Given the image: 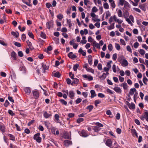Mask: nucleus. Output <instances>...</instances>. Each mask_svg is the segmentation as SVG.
<instances>
[{
	"mask_svg": "<svg viewBox=\"0 0 148 148\" xmlns=\"http://www.w3.org/2000/svg\"><path fill=\"white\" fill-rule=\"evenodd\" d=\"M72 74V73L71 72L69 73V75L71 77V78L72 79H74V80L71 84V85L73 86V84H77L79 83V80L78 79L76 78H74V75L72 74V76L71 77V75Z\"/></svg>",
	"mask_w": 148,
	"mask_h": 148,
	"instance_id": "f257e3e1",
	"label": "nucleus"
},
{
	"mask_svg": "<svg viewBox=\"0 0 148 148\" xmlns=\"http://www.w3.org/2000/svg\"><path fill=\"white\" fill-rule=\"evenodd\" d=\"M97 126H95L93 128V130H94L95 132H99L101 129L100 127H103V125L102 124L100 123H96L95 124Z\"/></svg>",
	"mask_w": 148,
	"mask_h": 148,
	"instance_id": "f03ea898",
	"label": "nucleus"
},
{
	"mask_svg": "<svg viewBox=\"0 0 148 148\" xmlns=\"http://www.w3.org/2000/svg\"><path fill=\"white\" fill-rule=\"evenodd\" d=\"M40 135V133H38L35 134L33 137V138L36 140V142L39 143H41V138L39 136Z\"/></svg>",
	"mask_w": 148,
	"mask_h": 148,
	"instance_id": "7ed1b4c3",
	"label": "nucleus"
},
{
	"mask_svg": "<svg viewBox=\"0 0 148 148\" xmlns=\"http://www.w3.org/2000/svg\"><path fill=\"white\" fill-rule=\"evenodd\" d=\"M140 118L143 121L144 120V119H145L148 122V112H145L144 114L140 116Z\"/></svg>",
	"mask_w": 148,
	"mask_h": 148,
	"instance_id": "20e7f679",
	"label": "nucleus"
},
{
	"mask_svg": "<svg viewBox=\"0 0 148 148\" xmlns=\"http://www.w3.org/2000/svg\"><path fill=\"white\" fill-rule=\"evenodd\" d=\"M33 96L35 99H37L39 97V94L37 90H34L32 91Z\"/></svg>",
	"mask_w": 148,
	"mask_h": 148,
	"instance_id": "39448f33",
	"label": "nucleus"
},
{
	"mask_svg": "<svg viewBox=\"0 0 148 148\" xmlns=\"http://www.w3.org/2000/svg\"><path fill=\"white\" fill-rule=\"evenodd\" d=\"M53 20H51L46 23L47 27L49 29L53 27Z\"/></svg>",
	"mask_w": 148,
	"mask_h": 148,
	"instance_id": "423d86ee",
	"label": "nucleus"
},
{
	"mask_svg": "<svg viewBox=\"0 0 148 148\" xmlns=\"http://www.w3.org/2000/svg\"><path fill=\"white\" fill-rule=\"evenodd\" d=\"M21 64L19 68V70L20 71H22L23 73H25L26 72L25 68L22 62H21Z\"/></svg>",
	"mask_w": 148,
	"mask_h": 148,
	"instance_id": "0eeeda50",
	"label": "nucleus"
},
{
	"mask_svg": "<svg viewBox=\"0 0 148 148\" xmlns=\"http://www.w3.org/2000/svg\"><path fill=\"white\" fill-rule=\"evenodd\" d=\"M69 57L71 59H73L76 58L77 56L74 54H73L72 52H70L68 54Z\"/></svg>",
	"mask_w": 148,
	"mask_h": 148,
	"instance_id": "6e6552de",
	"label": "nucleus"
},
{
	"mask_svg": "<svg viewBox=\"0 0 148 148\" xmlns=\"http://www.w3.org/2000/svg\"><path fill=\"white\" fill-rule=\"evenodd\" d=\"M80 135L81 136L84 137H87L89 135L87 132L84 130H82V131Z\"/></svg>",
	"mask_w": 148,
	"mask_h": 148,
	"instance_id": "1a4fd4ad",
	"label": "nucleus"
},
{
	"mask_svg": "<svg viewBox=\"0 0 148 148\" xmlns=\"http://www.w3.org/2000/svg\"><path fill=\"white\" fill-rule=\"evenodd\" d=\"M64 143L66 147H68L69 145L72 144V142L71 141L66 140L64 141Z\"/></svg>",
	"mask_w": 148,
	"mask_h": 148,
	"instance_id": "9d476101",
	"label": "nucleus"
},
{
	"mask_svg": "<svg viewBox=\"0 0 148 148\" xmlns=\"http://www.w3.org/2000/svg\"><path fill=\"white\" fill-rule=\"evenodd\" d=\"M24 90L26 93L29 95L31 92V88L29 87H25L24 88Z\"/></svg>",
	"mask_w": 148,
	"mask_h": 148,
	"instance_id": "9b49d317",
	"label": "nucleus"
},
{
	"mask_svg": "<svg viewBox=\"0 0 148 148\" xmlns=\"http://www.w3.org/2000/svg\"><path fill=\"white\" fill-rule=\"evenodd\" d=\"M82 77L84 78L88 79V80L89 81H91L93 79V77L90 75L88 76L86 75H82Z\"/></svg>",
	"mask_w": 148,
	"mask_h": 148,
	"instance_id": "f8f14e48",
	"label": "nucleus"
},
{
	"mask_svg": "<svg viewBox=\"0 0 148 148\" xmlns=\"http://www.w3.org/2000/svg\"><path fill=\"white\" fill-rule=\"evenodd\" d=\"M117 93L121 94L122 90L119 87L116 86L113 89Z\"/></svg>",
	"mask_w": 148,
	"mask_h": 148,
	"instance_id": "ddd939ff",
	"label": "nucleus"
},
{
	"mask_svg": "<svg viewBox=\"0 0 148 148\" xmlns=\"http://www.w3.org/2000/svg\"><path fill=\"white\" fill-rule=\"evenodd\" d=\"M112 142L110 139H108L106 141V144L107 146L109 147H111L112 146Z\"/></svg>",
	"mask_w": 148,
	"mask_h": 148,
	"instance_id": "4468645a",
	"label": "nucleus"
},
{
	"mask_svg": "<svg viewBox=\"0 0 148 148\" xmlns=\"http://www.w3.org/2000/svg\"><path fill=\"white\" fill-rule=\"evenodd\" d=\"M129 10V8H127V10H125V12L123 14V16L125 18H127L129 16V13L128 12Z\"/></svg>",
	"mask_w": 148,
	"mask_h": 148,
	"instance_id": "2eb2a0df",
	"label": "nucleus"
},
{
	"mask_svg": "<svg viewBox=\"0 0 148 148\" xmlns=\"http://www.w3.org/2000/svg\"><path fill=\"white\" fill-rule=\"evenodd\" d=\"M130 8V5L129 3L127 1H125L124 3V5L123 7V9L125 10H127V8Z\"/></svg>",
	"mask_w": 148,
	"mask_h": 148,
	"instance_id": "dca6fc26",
	"label": "nucleus"
},
{
	"mask_svg": "<svg viewBox=\"0 0 148 148\" xmlns=\"http://www.w3.org/2000/svg\"><path fill=\"white\" fill-rule=\"evenodd\" d=\"M136 90L135 88L130 89L129 95H133L134 94V92H135Z\"/></svg>",
	"mask_w": 148,
	"mask_h": 148,
	"instance_id": "f3484780",
	"label": "nucleus"
},
{
	"mask_svg": "<svg viewBox=\"0 0 148 148\" xmlns=\"http://www.w3.org/2000/svg\"><path fill=\"white\" fill-rule=\"evenodd\" d=\"M5 125L0 124V130L3 133L5 132Z\"/></svg>",
	"mask_w": 148,
	"mask_h": 148,
	"instance_id": "a211bd4d",
	"label": "nucleus"
},
{
	"mask_svg": "<svg viewBox=\"0 0 148 148\" xmlns=\"http://www.w3.org/2000/svg\"><path fill=\"white\" fill-rule=\"evenodd\" d=\"M90 92L91 94V98H92L96 96V94L94 90H91Z\"/></svg>",
	"mask_w": 148,
	"mask_h": 148,
	"instance_id": "6ab92c4d",
	"label": "nucleus"
},
{
	"mask_svg": "<svg viewBox=\"0 0 148 148\" xmlns=\"http://www.w3.org/2000/svg\"><path fill=\"white\" fill-rule=\"evenodd\" d=\"M122 65H124L125 66H127L128 65V62L126 59H123L120 63Z\"/></svg>",
	"mask_w": 148,
	"mask_h": 148,
	"instance_id": "aec40b11",
	"label": "nucleus"
},
{
	"mask_svg": "<svg viewBox=\"0 0 148 148\" xmlns=\"http://www.w3.org/2000/svg\"><path fill=\"white\" fill-rule=\"evenodd\" d=\"M53 76L59 78L60 77L61 74L59 72H57L55 73H53Z\"/></svg>",
	"mask_w": 148,
	"mask_h": 148,
	"instance_id": "412c9836",
	"label": "nucleus"
},
{
	"mask_svg": "<svg viewBox=\"0 0 148 148\" xmlns=\"http://www.w3.org/2000/svg\"><path fill=\"white\" fill-rule=\"evenodd\" d=\"M69 96L71 99H73L74 97V93L73 91H70L69 92Z\"/></svg>",
	"mask_w": 148,
	"mask_h": 148,
	"instance_id": "4be33fe9",
	"label": "nucleus"
},
{
	"mask_svg": "<svg viewBox=\"0 0 148 148\" xmlns=\"http://www.w3.org/2000/svg\"><path fill=\"white\" fill-rule=\"evenodd\" d=\"M43 116L46 119H47L50 116H51V115L48 113L46 111H45L44 113Z\"/></svg>",
	"mask_w": 148,
	"mask_h": 148,
	"instance_id": "5701e85b",
	"label": "nucleus"
},
{
	"mask_svg": "<svg viewBox=\"0 0 148 148\" xmlns=\"http://www.w3.org/2000/svg\"><path fill=\"white\" fill-rule=\"evenodd\" d=\"M8 135L10 137V140H12L13 141H15V138L14 135L10 134H8Z\"/></svg>",
	"mask_w": 148,
	"mask_h": 148,
	"instance_id": "b1692460",
	"label": "nucleus"
},
{
	"mask_svg": "<svg viewBox=\"0 0 148 148\" xmlns=\"http://www.w3.org/2000/svg\"><path fill=\"white\" fill-rule=\"evenodd\" d=\"M11 55L12 57L13 58V60H16V53L14 51H12L11 54Z\"/></svg>",
	"mask_w": 148,
	"mask_h": 148,
	"instance_id": "393cba45",
	"label": "nucleus"
},
{
	"mask_svg": "<svg viewBox=\"0 0 148 148\" xmlns=\"http://www.w3.org/2000/svg\"><path fill=\"white\" fill-rule=\"evenodd\" d=\"M11 34L13 36H15L16 38H17L19 36V34L18 32H17L16 33L14 31H12Z\"/></svg>",
	"mask_w": 148,
	"mask_h": 148,
	"instance_id": "a878e982",
	"label": "nucleus"
},
{
	"mask_svg": "<svg viewBox=\"0 0 148 148\" xmlns=\"http://www.w3.org/2000/svg\"><path fill=\"white\" fill-rule=\"evenodd\" d=\"M78 52L80 53L83 56H85L86 55V52L84 51L82 49V48H80L78 51Z\"/></svg>",
	"mask_w": 148,
	"mask_h": 148,
	"instance_id": "bb28decb",
	"label": "nucleus"
},
{
	"mask_svg": "<svg viewBox=\"0 0 148 148\" xmlns=\"http://www.w3.org/2000/svg\"><path fill=\"white\" fill-rule=\"evenodd\" d=\"M128 107L130 109H134L135 108V105L133 103H131Z\"/></svg>",
	"mask_w": 148,
	"mask_h": 148,
	"instance_id": "cd10ccee",
	"label": "nucleus"
},
{
	"mask_svg": "<svg viewBox=\"0 0 148 148\" xmlns=\"http://www.w3.org/2000/svg\"><path fill=\"white\" fill-rule=\"evenodd\" d=\"M131 132L133 136L135 135L137 137H138V135L135 129H133L131 130Z\"/></svg>",
	"mask_w": 148,
	"mask_h": 148,
	"instance_id": "c85d7f7f",
	"label": "nucleus"
},
{
	"mask_svg": "<svg viewBox=\"0 0 148 148\" xmlns=\"http://www.w3.org/2000/svg\"><path fill=\"white\" fill-rule=\"evenodd\" d=\"M57 128L54 127H52L51 128V133L54 134H56V130Z\"/></svg>",
	"mask_w": 148,
	"mask_h": 148,
	"instance_id": "c756f323",
	"label": "nucleus"
},
{
	"mask_svg": "<svg viewBox=\"0 0 148 148\" xmlns=\"http://www.w3.org/2000/svg\"><path fill=\"white\" fill-rule=\"evenodd\" d=\"M86 108L89 110V112H91L93 108V106L92 105H89L87 106Z\"/></svg>",
	"mask_w": 148,
	"mask_h": 148,
	"instance_id": "7c9ffc66",
	"label": "nucleus"
},
{
	"mask_svg": "<svg viewBox=\"0 0 148 148\" xmlns=\"http://www.w3.org/2000/svg\"><path fill=\"white\" fill-rule=\"evenodd\" d=\"M29 43H27L28 46L29 48V49L31 50H32L34 49V47H33L32 45L31 42H29V40H28Z\"/></svg>",
	"mask_w": 148,
	"mask_h": 148,
	"instance_id": "2f4dec72",
	"label": "nucleus"
},
{
	"mask_svg": "<svg viewBox=\"0 0 148 148\" xmlns=\"http://www.w3.org/2000/svg\"><path fill=\"white\" fill-rule=\"evenodd\" d=\"M106 73H103L102 75L100 76H99V78L101 79L104 80L106 78Z\"/></svg>",
	"mask_w": 148,
	"mask_h": 148,
	"instance_id": "473e14b6",
	"label": "nucleus"
},
{
	"mask_svg": "<svg viewBox=\"0 0 148 148\" xmlns=\"http://www.w3.org/2000/svg\"><path fill=\"white\" fill-rule=\"evenodd\" d=\"M59 101L63 105H66L67 104V102L63 99H60L59 100Z\"/></svg>",
	"mask_w": 148,
	"mask_h": 148,
	"instance_id": "72a5a7b5",
	"label": "nucleus"
},
{
	"mask_svg": "<svg viewBox=\"0 0 148 148\" xmlns=\"http://www.w3.org/2000/svg\"><path fill=\"white\" fill-rule=\"evenodd\" d=\"M125 1H126L125 0H119V2L118 3V5H120L121 6H123L124 4L125 3Z\"/></svg>",
	"mask_w": 148,
	"mask_h": 148,
	"instance_id": "f704fd0d",
	"label": "nucleus"
},
{
	"mask_svg": "<svg viewBox=\"0 0 148 148\" xmlns=\"http://www.w3.org/2000/svg\"><path fill=\"white\" fill-rule=\"evenodd\" d=\"M114 23H112L110 26L108 27V30H111L114 28Z\"/></svg>",
	"mask_w": 148,
	"mask_h": 148,
	"instance_id": "c9c22d12",
	"label": "nucleus"
},
{
	"mask_svg": "<svg viewBox=\"0 0 148 148\" xmlns=\"http://www.w3.org/2000/svg\"><path fill=\"white\" fill-rule=\"evenodd\" d=\"M64 138L66 139H70V136L69 135V134L66 133L64 134Z\"/></svg>",
	"mask_w": 148,
	"mask_h": 148,
	"instance_id": "e433bc0d",
	"label": "nucleus"
},
{
	"mask_svg": "<svg viewBox=\"0 0 148 148\" xmlns=\"http://www.w3.org/2000/svg\"><path fill=\"white\" fill-rule=\"evenodd\" d=\"M79 66V64H77L74 65L73 66V69L74 71H77L78 68Z\"/></svg>",
	"mask_w": 148,
	"mask_h": 148,
	"instance_id": "4c0bfd02",
	"label": "nucleus"
},
{
	"mask_svg": "<svg viewBox=\"0 0 148 148\" xmlns=\"http://www.w3.org/2000/svg\"><path fill=\"white\" fill-rule=\"evenodd\" d=\"M42 67L44 70H47L48 69V67L46 66V65L45 64L43 63H42Z\"/></svg>",
	"mask_w": 148,
	"mask_h": 148,
	"instance_id": "58836bf2",
	"label": "nucleus"
},
{
	"mask_svg": "<svg viewBox=\"0 0 148 148\" xmlns=\"http://www.w3.org/2000/svg\"><path fill=\"white\" fill-rule=\"evenodd\" d=\"M40 36L43 38H46V35L43 32H42L40 34Z\"/></svg>",
	"mask_w": 148,
	"mask_h": 148,
	"instance_id": "ea45409f",
	"label": "nucleus"
},
{
	"mask_svg": "<svg viewBox=\"0 0 148 148\" xmlns=\"http://www.w3.org/2000/svg\"><path fill=\"white\" fill-rule=\"evenodd\" d=\"M115 46L116 48V49L117 50H118V51H119L120 50V49H121V47L119 44H118L117 43H115Z\"/></svg>",
	"mask_w": 148,
	"mask_h": 148,
	"instance_id": "a19ab883",
	"label": "nucleus"
},
{
	"mask_svg": "<svg viewBox=\"0 0 148 148\" xmlns=\"http://www.w3.org/2000/svg\"><path fill=\"white\" fill-rule=\"evenodd\" d=\"M57 17L61 21L63 18V15L62 14H59L57 16Z\"/></svg>",
	"mask_w": 148,
	"mask_h": 148,
	"instance_id": "79ce46f5",
	"label": "nucleus"
},
{
	"mask_svg": "<svg viewBox=\"0 0 148 148\" xmlns=\"http://www.w3.org/2000/svg\"><path fill=\"white\" fill-rule=\"evenodd\" d=\"M143 82L145 85L147 84L146 82L148 81V79L145 76H144V77H143Z\"/></svg>",
	"mask_w": 148,
	"mask_h": 148,
	"instance_id": "37998d69",
	"label": "nucleus"
},
{
	"mask_svg": "<svg viewBox=\"0 0 148 148\" xmlns=\"http://www.w3.org/2000/svg\"><path fill=\"white\" fill-rule=\"evenodd\" d=\"M123 86L124 90H127V88L128 86L126 83L124 82L123 83Z\"/></svg>",
	"mask_w": 148,
	"mask_h": 148,
	"instance_id": "c03bdc74",
	"label": "nucleus"
},
{
	"mask_svg": "<svg viewBox=\"0 0 148 148\" xmlns=\"http://www.w3.org/2000/svg\"><path fill=\"white\" fill-rule=\"evenodd\" d=\"M139 51L140 54L142 56L144 55L145 53V50L143 49H140V50H139Z\"/></svg>",
	"mask_w": 148,
	"mask_h": 148,
	"instance_id": "a18cd8bd",
	"label": "nucleus"
},
{
	"mask_svg": "<svg viewBox=\"0 0 148 148\" xmlns=\"http://www.w3.org/2000/svg\"><path fill=\"white\" fill-rule=\"evenodd\" d=\"M28 36L31 38H32L33 39L34 38V36L32 33V32H28Z\"/></svg>",
	"mask_w": 148,
	"mask_h": 148,
	"instance_id": "49530a36",
	"label": "nucleus"
},
{
	"mask_svg": "<svg viewBox=\"0 0 148 148\" xmlns=\"http://www.w3.org/2000/svg\"><path fill=\"white\" fill-rule=\"evenodd\" d=\"M84 121V119L83 118H79L77 119V122L78 123H80L81 122H82Z\"/></svg>",
	"mask_w": 148,
	"mask_h": 148,
	"instance_id": "de8ad7c7",
	"label": "nucleus"
},
{
	"mask_svg": "<svg viewBox=\"0 0 148 148\" xmlns=\"http://www.w3.org/2000/svg\"><path fill=\"white\" fill-rule=\"evenodd\" d=\"M103 7L105 9H108L109 8V5L107 3H104Z\"/></svg>",
	"mask_w": 148,
	"mask_h": 148,
	"instance_id": "09e8293b",
	"label": "nucleus"
},
{
	"mask_svg": "<svg viewBox=\"0 0 148 148\" xmlns=\"http://www.w3.org/2000/svg\"><path fill=\"white\" fill-rule=\"evenodd\" d=\"M118 15L119 17L122 16V13L121 10H119L118 12Z\"/></svg>",
	"mask_w": 148,
	"mask_h": 148,
	"instance_id": "8fccbe9b",
	"label": "nucleus"
},
{
	"mask_svg": "<svg viewBox=\"0 0 148 148\" xmlns=\"http://www.w3.org/2000/svg\"><path fill=\"white\" fill-rule=\"evenodd\" d=\"M59 116L58 114H56L54 115V118L55 119L58 121V122L59 120Z\"/></svg>",
	"mask_w": 148,
	"mask_h": 148,
	"instance_id": "3c124183",
	"label": "nucleus"
},
{
	"mask_svg": "<svg viewBox=\"0 0 148 148\" xmlns=\"http://www.w3.org/2000/svg\"><path fill=\"white\" fill-rule=\"evenodd\" d=\"M18 28L21 32H23L25 30L26 28L25 27H22V29H21V26L19 25L18 27Z\"/></svg>",
	"mask_w": 148,
	"mask_h": 148,
	"instance_id": "603ef678",
	"label": "nucleus"
},
{
	"mask_svg": "<svg viewBox=\"0 0 148 148\" xmlns=\"http://www.w3.org/2000/svg\"><path fill=\"white\" fill-rule=\"evenodd\" d=\"M82 101V99L81 98H78L75 100V103L76 104L79 103L81 102Z\"/></svg>",
	"mask_w": 148,
	"mask_h": 148,
	"instance_id": "864d4df0",
	"label": "nucleus"
},
{
	"mask_svg": "<svg viewBox=\"0 0 148 148\" xmlns=\"http://www.w3.org/2000/svg\"><path fill=\"white\" fill-rule=\"evenodd\" d=\"M101 102V101L99 100H96L95 101V104L96 106H97L98 104H99Z\"/></svg>",
	"mask_w": 148,
	"mask_h": 148,
	"instance_id": "5fc2aeb1",
	"label": "nucleus"
},
{
	"mask_svg": "<svg viewBox=\"0 0 148 148\" xmlns=\"http://www.w3.org/2000/svg\"><path fill=\"white\" fill-rule=\"evenodd\" d=\"M108 48L110 51H112L113 48L112 45L111 44H110L108 46Z\"/></svg>",
	"mask_w": 148,
	"mask_h": 148,
	"instance_id": "6e6d98bb",
	"label": "nucleus"
},
{
	"mask_svg": "<svg viewBox=\"0 0 148 148\" xmlns=\"http://www.w3.org/2000/svg\"><path fill=\"white\" fill-rule=\"evenodd\" d=\"M127 50L129 52L132 53V50L130 46L129 45H127L126 47Z\"/></svg>",
	"mask_w": 148,
	"mask_h": 148,
	"instance_id": "4d7b16f0",
	"label": "nucleus"
},
{
	"mask_svg": "<svg viewBox=\"0 0 148 148\" xmlns=\"http://www.w3.org/2000/svg\"><path fill=\"white\" fill-rule=\"evenodd\" d=\"M98 11V9L95 6H94L93 7L92 9V11L93 12H97Z\"/></svg>",
	"mask_w": 148,
	"mask_h": 148,
	"instance_id": "13d9d810",
	"label": "nucleus"
},
{
	"mask_svg": "<svg viewBox=\"0 0 148 148\" xmlns=\"http://www.w3.org/2000/svg\"><path fill=\"white\" fill-rule=\"evenodd\" d=\"M14 45H15L18 47H20L21 46V44L17 42H15L14 43Z\"/></svg>",
	"mask_w": 148,
	"mask_h": 148,
	"instance_id": "bf43d9fd",
	"label": "nucleus"
},
{
	"mask_svg": "<svg viewBox=\"0 0 148 148\" xmlns=\"http://www.w3.org/2000/svg\"><path fill=\"white\" fill-rule=\"evenodd\" d=\"M98 97L101 98H103L105 96V95L103 94L102 93H98Z\"/></svg>",
	"mask_w": 148,
	"mask_h": 148,
	"instance_id": "052dcab7",
	"label": "nucleus"
},
{
	"mask_svg": "<svg viewBox=\"0 0 148 148\" xmlns=\"http://www.w3.org/2000/svg\"><path fill=\"white\" fill-rule=\"evenodd\" d=\"M8 99L11 102H12V103L14 102V99H13L12 97H11L10 96H9L8 97Z\"/></svg>",
	"mask_w": 148,
	"mask_h": 148,
	"instance_id": "680f3d73",
	"label": "nucleus"
},
{
	"mask_svg": "<svg viewBox=\"0 0 148 148\" xmlns=\"http://www.w3.org/2000/svg\"><path fill=\"white\" fill-rule=\"evenodd\" d=\"M18 56L20 57H22L23 56V52L21 51H19L18 52Z\"/></svg>",
	"mask_w": 148,
	"mask_h": 148,
	"instance_id": "e2e57ef3",
	"label": "nucleus"
},
{
	"mask_svg": "<svg viewBox=\"0 0 148 148\" xmlns=\"http://www.w3.org/2000/svg\"><path fill=\"white\" fill-rule=\"evenodd\" d=\"M125 18L126 19V21L128 22V23L129 24H130L131 25H133L132 23L130 20V19L129 18Z\"/></svg>",
	"mask_w": 148,
	"mask_h": 148,
	"instance_id": "0e129e2a",
	"label": "nucleus"
},
{
	"mask_svg": "<svg viewBox=\"0 0 148 148\" xmlns=\"http://www.w3.org/2000/svg\"><path fill=\"white\" fill-rule=\"evenodd\" d=\"M9 104H10V103L9 102V101H8V100H6L5 101V102L4 104V106L5 107H7L9 105Z\"/></svg>",
	"mask_w": 148,
	"mask_h": 148,
	"instance_id": "69168bd1",
	"label": "nucleus"
},
{
	"mask_svg": "<svg viewBox=\"0 0 148 148\" xmlns=\"http://www.w3.org/2000/svg\"><path fill=\"white\" fill-rule=\"evenodd\" d=\"M75 116V114L71 113L68 114V116L69 118H71Z\"/></svg>",
	"mask_w": 148,
	"mask_h": 148,
	"instance_id": "338daca9",
	"label": "nucleus"
},
{
	"mask_svg": "<svg viewBox=\"0 0 148 148\" xmlns=\"http://www.w3.org/2000/svg\"><path fill=\"white\" fill-rule=\"evenodd\" d=\"M110 12L109 11H107L106 12V19L108 18V17L110 16Z\"/></svg>",
	"mask_w": 148,
	"mask_h": 148,
	"instance_id": "774afa93",
	"label": "nucleus"
}]
</instances>
